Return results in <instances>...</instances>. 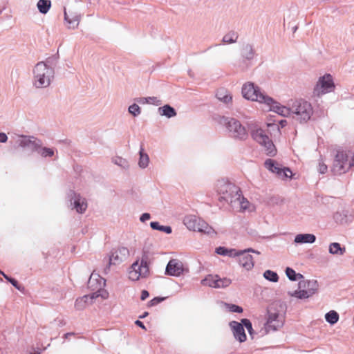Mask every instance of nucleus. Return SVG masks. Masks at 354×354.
<instances>
[{"label": "nucleus", "mask_w": 354, "mask_h": 354, "mask_svg": "<svg viewBox=\"0 0 354 354\" xmlns=\"http://www.w3.org/2000/svg\"><path fill=\"white\" fill-rule=\"evenodd\" d=\"M32 84L36 88H46L50 86L55 77V70L48 62H39L32 71Z\"/></svg>", "instance_id": "obj_1"}, {"label": "nucleus", "mask_w": 354, "mask_h": 354, "mask_svg": "<svg viewBox=\"0 0 354 354\" xmlns=\"http://www.w3.org/2000/svg\"><path fill=\"white\" fill-rule=\"evenodd\" d=\"M314 113L312 104L304 100L297 99L291 100L290 117L300 124L309 121Z\"/></svg>", "instance_id": "obj_2"}, {"label": "nucleus", "mask_w": 354, "mask_h": 354, "mask_svg": "<svg viewBox=\"0 0 354 354\" xmlns=\"http://www.w3.org/2000/svg\"><path fill=\"white\" fill-rule=\"evenodd\" d=\"M241 93L245 99L260 104H270L272 102V97L268 95L258 86L251 82H246L243 85Z\"/></svg>", "instance_id": "obj_3"}, {"label": "nucleus", "mask_w": 354, "mask_h": 354, "mask_svg": "<svg viewBox=\"0 0 354 354\" xmlns=\"http://www.w3.org/2000/svg\"><path fill=\"white\" fill-rule=\"evenodd\" d=\"M218 122L225 126L228 130L230 136L234 138L239 140H245L248 137V133L245 128L241 122L234 118L225 116L218 118Z\"/></svg>", "instance_id": "obj_4"}, {"label": "nucleus", "mask_w": 354, "mask_h": 354, "mask_svg": "<svg viewBox=\"0 0 354 354\" xmlns=\"http://www.w3.org/2000/svg\"><path fill=\"white\" fill-rule=\"evenodd\" d=\"M183 223L189 230L198 232L212 236L216 234L212 226L196 216H186L183 219Z\"/></svg>", "instance_id": "obj_5"}, {"label": "nucleus", "mask_w": 354, "mask_h": 354, "mask_svg": "<svg viewBox=\"0 0 354 354\" xmlns=\"http://www.w3.org/2000/svg\"><path fill=\"white\" fill-rule=\"evenodd\" d=\"M251 136L263 148V151L267 156L273 157L277 154L275 145L265 130L259 127L254 128L251 131Z\"/></svg>", "instance_id": "obj_6"}, {"label": "nucleus", "mask_w": 354, "mask_h": 354, "mask_svg": "<svg viewBox=\"0 0 354 354\" xmlns=\"http://www.w3.org/2000/svg\"><path fill=\"white\" fill-rule=\"evenodd\" d=\"M318 283L316 280H301L299 282L298 289L289 291L288 295L299 299H305L312 297L318 290Z\"/></svg>", "instance_id": "obj_7"}, {"label": "nucleus", "mask_w": 354, "mask_h": 354, "mask_svg": "<svg viewBox=\"0 0 354 354\" xmlns=\"http://www.w3.org/2000/svg\"><path fill=\"white\" fill-rule=\"evenodd\" d=\"M149 274L147 257L143 255L141 260L135 261L129 271V278L131 281H138L140 278H146Z\"/></svg>", "instance_id": "obj_8"}, {"label": "nucleus", "mask_w": 354, "mask_h": 354, "mask_svg": "<svg viewBox=\"0 0 354 354\" xmlns=\"http://www.w3.org/2000/svg\"><path fill=\"white\" fill-rule=\"evenodd\" d=\"M82 19L81 10L77 4H72L64 9V19L68 29L77 28Z\"/></svg>", "instance_id": "obj_9"}, {"label": "nucleus", "mask_w": 354, "mask_h": 354, "mask_svg": "<svg viewBox=\"0 0 354 354\" xmlns=\"http://www.w3.org/2000/svg\"><path fill=\"white\" fill-rule=\"evenodd\" d=\"M217 192L219 194V200L227 201L230 194H233L234 197H239L241 192L239 187L234 184L225 181L220 180L217 183Z\"/></svg>", "instance_id": "obj_10"}, {"label": "nucleus", "mask_w": 354, "mask_h": 354, "mask_svg": "<svg viewBox=\"0 0 354 354\" xmlns=\"http://www.w3.org/2000/svg\"><path fill=\"white\" fill-rule=\"evenodd\" d=\"M335 88V84L332 76L326 74L320 77L313 89V95L319 97L326 93L332 92Z\"/></svg>", "instance_id": "obj_11"}, {"label": "nucleus", "mask_w": 354, "mask_h": 354, "mask_svg": "<svg viewBox=\"0 0 354 354\" xmlns=\"http://www.w3.org/2000/svg\"><path fill=\"white\" fill-rule=\"evenodd\" d=\"M129 256V251L127 248L120 247L113 250L111 254L104 259V262L106 263L105 270H109L111 265H118L124 261Z\"/></svg>", "instance_id": "obj_12"}, {"label": "nucleus", "mask_w": 354, "mask_h": 354, "mask_svg": "<svg viewBox=\"0 0 354 354\" xmlns=\"http://www.w3.org/2000/svg\"><path fill=\"white\" fill-rule=\"evenodd\" d=\"M265 167L269 171L274 173L277 176L283 180L292 178V171L288 167H281V166L272 159H268L265 161Z\"/></svg>", "instance_id": "obj_13"}, {"label": "nucleus", "mask_w": 354, "mask_h": 354, "mask_svg": "<svg viewBox=\"0 0 354 354\" xmlns=\"http://www.w3.org/2000/svg\"><path fill=\"white\" fill-rule=\"evenodd\" d=\"M68 198L70 201V206L73 209H75L79 214L85 212L87 209V202L85 198L74 191L71 190L68 193Z\"/></svg>", "instance_id": "obj_14"}, {"label": "nucleus", "mask_w": 354, "mask_h": 354, "mask_svg": "<svg viewBox=\"0 0 354 354\" xmlns=\"http://www.w3.org/2000/svg\"><path fill=\"white\" fill-rule=\"evenodd\" d=\"M231 282V279L228 278H221L218 275L209 274L201 281V284L214 288H223L229 286Z\"/></svg>", "instance_id": "obj_15"}, {"label": "nucleus", "mask_w": 354, "mask_h": 354, "mask_svg": "<svg viewBox=\"0 0 354 354\" xmlns=\"http://www.w3.org/2000/svg\"><path fill=\"white\" fill-rule=\"evenodd\" d=\"M249 252L256 253L260 254V252L249 248L245 250H238V260L241 266L247 270H251L254 267V261L252 255Z\"/></svg>", "instance_id": "obj_16"}, {"label": "nucleus", "mask_w": 354, "mask_h": 354, "mask_svg": "<svg viewBox=\"0 0 354 354\" xmlns=\"http://www.w3.org/2000/svg\"><path fill=\"white\" fill-rule=\"evenodd\" d=\"M185 271L183 263L176 259H171L165 269V274L169 276L179 277ZM187 272L188 270L186 269Z\"/></svg>", "instance_id": "obj_17"}, {"label": "nucleus", "mask_w": 354, "mask_h": 354, "mask_svg": "<svg viewBox=\"0 0 354 354\" xmlns=\"http://www.w3.org/2000/svg\"><path fill=\"white\" fill-rule=\"evenodd\" d=\"M283 324V318L277 313H268V321L265 326L266 333L274 331L281 328Z\"/></svg>", "instance_id": "obj_18"}, {"label": "nucleus", "mask_w": 354, "mask_h": 354, "mask_svg": "<svg viewBox=\"0 0 354 354\" xmlns=\"http://www.w3.org/2000/svg\"><path fill=\"white\" fill-rule=\"evenodd\" d=\"M270 111H272L283 117H290L291 115V100L288 102V106H283L276 102L272 98L270 104H264Z\"/></svg>", "instance_id": "obj_19"}, {"label": "nucleus", "mask_w": 354, "mask_h": 354, "mask_svg": "<svg viewBox=\"0 0 354 354\" xmlns=\"http://www.w3.org/2000/svg\"><path fill=\"white\" fill-rule=\"evenodd\" d=\"M347 156L344 152H338L335 156L334 162V170L339 174L345 173L348 171Z\"/></svg>", "instance_id": "obj_20"}, {"label": "nucleus", "mask_w": 354, "mask_h": 354, "mask_svg": "<svg viewBox=\"0 0 354 354\" xmlns=\"http://www.w3.org/2000/svg\"><path fill=\"white\" fill-rule=\"evenodd\" d=\"M255 55V50L251 44H248L243 47L241 50V56L245 61L243 62V66H239L242 71H245L249 66L245 61L250 62L254 58Z\"/></svg>", "instance_id": "obj_21"}, {"label": "nucleus", "mask_w": 354, "mask_h": 354, "mask_svg": "<svg viewBox=\"0 0 354 354\" xmlns=\"http://www.w3.org/2000/svg\"><path fill=\"white\" fill-rule=\"evenodd\" d=\"M17 143L21 147H29L34 151L39 146V140L33 136H20Z\"/></svg>", "instance_id": "obj_22"}, {"label": "nucleus", "mask_w": 354, "mask_h": 354, "mask_svg": "<svg viewBox=\"0 0 354 354\" xmlns=\"http://www.w3.org/2000/svg\"><path fill=\"white\" fill-rule=\"evenodd\" d=\"M230 326L231 327L233 335L236 339L240 342H243L246 340V335L242 323L232 321L230 322Z\"/></svg>", "instance_id": "obj_23"}, {"label": "nucleus", "mask_w": 354, "mask_h": 354, "mask_svg": "<svg viewBox=\"0 0 354 354\" xmlns=\"http://www.w3.org/2000/svg\"><path fill=\"white\" fill-rule=\"evenodd\" d=\"M316 236L313 234H299L295 236L294 242L297 244L313 243Z\"/></svg>", "instance_id": "obj_24"}, {"label": "nucleus", "mask_w": 354, "mask_h": 354, "mask_svg": "<svg viewBox=\"0 0 354 354\" xmlns=\"http://www.w3.org/2000/svg\"><path fill=\"white\" fill-rule=\"evenodd\" d=\"M235 205L232 207L234 209H236L240 212L245 211L250 209V202L242 196L241 192L239 194V198L238 201H234Z\"/></svg>", "instance_id": "obj_25"}, {"label": "nucleus", "mask_w": 354, "mask_h": 354, "mask_svg": "<svg viewBox=\"0 0 354 354\" xmlns=\"http://www.w3.org/2000/svg\"><path fill=\"white\" fill-rule=\"evenodd\" d=\"M158 111L161 116H165L168 118H171L176 115V110L169 104L159 107Z\"/></svg>", "instance_id": "obj_26"}, {"label": "nucleus", "mask_w": 354, "mask_h": 354, "mask_svg": "<svg viewBox=\"0 0 354 354\" xmlns=\"http://www.w3.org/2000/svg\"><path fill=\"white\" fill-rule=\"evenodd\" d=\"M216 97L218 100L226 104L231 103L232 100L230 93L224 88H221L217 91Z\"/></svg>", "instance_id": "obj_27"}, {"label": "nucleus", "mask_w": 354, "mask_h": 354, "mask_svg": "<svg viewBox=\"0 0 354 354\" xmlns=\"http://www.w3.org/2000/svg\"><path fill=\"white\" fill-rule=\"evenodd\" d=\"M215 252L219 255L230 257H235L239 254L238 250H236V249H229L222 246L216 248Z\"/></svg>", "instance_id": "obj_28"}, {"label": "nucleus", "mask_w": 354, "mask_h": 354, "mask_svg": "<svg viewBox=\"0 0 354 354\" xmlns=\"http://www.w3.org/2000/svg\"><path fill=\"white\" fill-rule=\"evenodd\" d=\"M328 252L333 255H343L346 252V248L341 247L339 243H331L328 246Z\"/></svg>", "instance_id": "obj_29"}, {"label": "nucleus", "mask_w": 354, "mask_h": 354, "mask_svg": "<svg viewBox=\"0 0 354 354\" xmlns=\"http://www.w3.org/2000/svg\"><path fill=\"white\" fill-rule=\"evenodd\" d=\"M35 151H37L41 156L44 158L46 157H52L55 154L54 149L52 148L43 147L41 142L39 140V146L35 149Z\"/></svg>", "instance_id": "obj_30"}, {"label": "nucleus", "mask_w": 354, "mask_h": 354, "mask_svg": "<svg viewBox=\"0 0 354 354\" xmlns=\"http://www.w3.org/2000/svg\"><path fill=\"white\" fill-rule=\"evenodd\" d=\"M139 156L138 166L141 169L147 168L149 163V157L148 154L144 151V149L142 147L140 149Z\"/></svg>", "instance_id": "obj_31"}, {"label": "nucleus", "mask_w": 354, "mask_h": 354, "mask_svg": "<svg viewBox=\"0 0 354 354\" xmlns=\"http://www.w3.org/2000/svg\"><path fill=\"white\" fill-rule=\"evenodd\" d=\"M37 8L40 13L46 14L51 8L50 0H39L37 3Z\"/></svg>", "instance_id": "obj_32"}, {"label": "nucleus", "mask_w": 354, "mask_h": 354, "mask_svg": "<svg viewBox=\"0 0 354 354\" xmlns=\"http://www.w3.org/2000/svg\"><path fill=\"white\" fill-rule=\"evenodd\" d=\"M137 102L141 104H151L156 106L160 105L162 102L157 97H147L138 98Z\"/></svg>", "instance_id": "obj_33"}, {"label": "nucleus", "mask_w": 354, "mask_h": 354, "mask_svg": "<svg viewBox=\"0 0 354 354\" xmlns=\"http://www.w3.org/2000/svg\"><path fill=\"white\" fill-rule=\"evenodd\" d=\"M150 226L153 230L164 232L167 234H171L172 232L170 226L160 225V223L156 221L151 222Z\"/></svg>", "instance_id": "obj_34"}, {"label": "nucleus", "mask_w": 354, "mask_h": 354, "mask_svg": "<svg viewBox=\"0 0 354 354\" xmlns=\"http://www.w3.org/2000/svg\"><path fill=\"white\" fill-rule=\"evenodd\" d=\"M286 274L291 281H297L304 279V276L301 274L296 273V272L290 268H287L286 269Z\"/></svg>", "instance_id": "obj_35"}, {"label": "nucleus", "mask_w": 354, "mask_h": 354, "mask_svg": "<svg viewBox=\"0 0 354 354\" xmlns=\"http://www.w3.org/2000/svg\"><path fill=\"white\" fill-rule=\"evenodd\" d=\"M325 319L330 324H336L339 320V315L335 310H330L325 315Z\"/></svg>", "instance_id": "obj_36"}, {"label": "nucleus", "mask_w": 354, "mask_h": 354, "mask_svg": "<svg viewBox=\"0 0 354 354\" xmlns=\"http://www.w3.org/2000/svg\"><path fill=\"white\" fill-rule=\"evenodd\" d=\"M238 34L234 31L229 32L223 37V41L225 44H233L236 42Z\"/></svg>", "instance_id": "obj_37"}, {"label": "nucleus", "mask_w": 354, "mask_h": 354, "mask_svg": "<svg viewBox=\"0 0 354 354\" xmlns=\"http://www.w3.org/2000/svg\"><path fill=\"white\" fill-rule=\"evenodd\" d=\"M112 162L124 169H127L129 167L128 161L122 157L116 156L113 158Z\"/></svg>", "instance_id": "obj_38"}, {"label": "nucleus", "mask_w": 354, "mask_h": 354, "mask_svg": "<svg viewBox=\"0 0 354 354\" xmlns=\"http://www.w3.org/2000/svg\"><path fill=\"white\" fill-rule=\"evenodd\" d=\"M263 277L265 279L272 282H277L279 280L278 274L270 270H266L264 272Z\"/></svg>", "instance_id": "obj_39"}, {"label": "nucleus", "mask_w": 354, "mask_h": 354, "mask_svg": "<svg viewBox=\"0 0 354 354\" xmlns=\"http://www.w3.org/2000/svg\"><path fill=\"white\" fill-rule=\"evenodd\" d=\"M86 296L77 299L75 303V308L78 310H83L86 307Z\"/></svg>", "instance_id": "obj_40"}, {"label": "nucleus", "mask_w": 354, "mask_h": 354, "mask_svg": "<svg viewBox=\"0 0 354 354\" xmlns=\"http://www.w3.org/2000/svg\"><path fill=\"white\" fill-rule=\"evenodd\" d=\"M129 113L133 116L136 117L141 113V109L137 104H133L128 108Z\"/></svg>", "instance_id": "obj_41"}, {"label": "nucleus", "mask_w": 354, "mask_h": 354, "mask_svg": "<svg viewBox=\"0 0 354 354\" xmlns=\"http://www.w3.org/2000/svg\"><path fill=\"white\" fill-rule=\"evenodd\" d=\"M241 323L246 328L252 338H253V328L251 322L248 319H241Z\"/></svg>", "instance_id": "obj_42"}, {"label": "nucleus", "mask_w": 354, "mask_h": 354, "mask_svg": "<svg viewBox=\"0 0 354 354\" xmlns=\"http://www.w3.org/2000/svg\"><path fill=\"white\" fill-rule=\"evenodd\" d=\"M231 312L241 313L243 312V308L239 306L231 304L229 307Z\"/></svg>", "instance_id": "obj_43"}, {"label": "nucleus", "mask_w": 354, "mask_h": 354, "mask_svg": "<svg viewBox=\"0 0 354 354\" xmlns=\"http://www.w3.org/2000/svg\"><path fill=\"white\" fill-rule=\"evenodd\" d=\"M328 167L327 166L322 162L319 163L318 171L320 174H325L327 171Z\"/></svg>", "instance_id": "obj_44"}, {"label": "nucleus", "mask_w": 354, "mask_h": 354, "mask_svg": "<svg viewBox=\"0 0 354 354\" xmlns=\"http://www.w3.org/2000/svg\"><path fill=\"white\" fill-rule=\"evenodd\" d=\"M230 196H232V197L229 198L226 202H227L229 205H230V206H231L232 207H234V205H235V203H234V201H238V200H239V197H236V198H235V197H234L233 194H230Z\"/></svg>", "instance_id": "obj_45"}, {"label": "nucleus", "mask_w": 354, "mask_h": 354, "mask_svg": "<svg viewBox=\"0 0 354 354\" xmlns=\"http://www.w3.org/2000/svg\"><path fill=\"white\" fill-rule=\"evenodd\" d=\"M151 218L150 214L149 213H143L140 218L141 222H145L146 221L149 220Z\"/></svg>", "instance_id": "obj_46"}, {"label": "nucleus", "mask_w": 354, "mask_h": 354, "mask_svg": "<svg viewBox=\"0 0 354 354\" xmlns=\"http://www.w3.org/2000/svg\"><path fill=\"white\" fill-rule=\"evenodd\" d=\"M163 299L162 298H159V297H155L153 298V299H151L150 301H149V305L150 306H154V305H156L157 304L160 303L161 301H162Z\"/></svg>", "instance_id": "obj_47"}, {"label": "nucleus", "mask_w": 354, "mask_h": 354, "mask_svg": "<svg viewBox=\"0 0 354 354\" xmlns=\"http://www.w3.org/2000/svg\"><path fill=\"white\" fill-rule=\"evenodd\" d=\"M8 140V136L5 133H0V142L5 143Z\"/></svg>", "instance_id": "obj_48"}, {"label": "nucleus", "mask_w": 354, "mask_h": 354, "mask_svg": "<svg viewBox=\"0 0 354 354\" xmlns=\"http://www.w3.org/2000/svg\"><path fill=\"white\" fill-rule=\"evenodd\" d=\"M149 294L148 292V291L144 290L142 291L141 292V297H140V299L141 300H145L148 297H149Z\"/></svg>", "instance_id": "obj_49"}, {"label": "nucleus", "mask_w": 354, "mask_h": 354, "mask_svg": "<svg viewBox=\"0 0 354 354\" xmlns=\"http://www.w3.org/2000/svg\"><path fill=\"white\" fill-rule=\"evenodd\" d=\"M95 275L94 274H91L89 280H88V286L92 288L93 286V283L95 281L97 280V279H95Z\"/></svg>", "instance_id": "obj_50"}, {"label": "nucleus", "mask_w": 354, "mask_h": 354, "mask_svg": "<svg viewBox=\"0 0 354 354\" xmlns=\"http://www.w3.org/2000/svg\"><path fill=\"white\" fill-rule=\"evenodd\" d=\"M9 282H10V283H12V285L13 286H15L16 288H17L18 290H19V289H20V286H19L17 281V280H15V279H12H12L10 280V281H9Z\"/></svg>", "instance_id": "obj_51"}, {"label": "nucleus", "mask_w": 354, "mask_h": 354, "mask_svg": "<svg viewBox=\"0 0 354 354\" xmlns=\"http://www.w3.org/2000/svg\"><path fill=\"white\" fill-rule=\"evenodd\" d=\"M135 324H136L137 326H140V328H143V329L146 330V328H145V325L143 324V323H142L141 321H140V320H136V322H135Z\"/></svg>", "instance_id": "obj_52"}, {"label": "nucleus", "mask_w": 354, "mask_h": 354, "mask_svg": "<svg viewBox=\"0 0 354 354\" xmlns=\"http://www.w3.org/2000/svg\"><path fill=\"white\" fill-rule=\"evenodd\" d=\"M348 167V169L354 168V156H353L351 160L349 162Z\"/></svg>", "instance_id": "obj_53"}, {"label": "nucleus", "mask_w": 354, "mask_h": 354, "mask_svg": "<svg viewBox=\"0 0 354 354\" xmlns=\"http://www.w3.org/2000/svg\"><path fill=\"white\" fill-rule=\"evenodd\" d=\"M279 123H280L281 127H283L286 125L287 121L286 120H281Z\"/></svg>", "instance_id": "obj_54"}, {"label": "nucleus", "mask_w": 354, "mask_h": 354, "mask_svg": "<svg viewBox=\"0 0 354 354\" xmlns=\"http://www.w3.org/2000/svg\"><path fill=\"white\" fill-rule=\"evenodd\" d=\"M0 273L4 277V278L8 280V281H10V280L12 279L10 277H9L8 275H6L4 272L0 271Z\"/></svg>", "instance_id": "obj_55"}, {"label": "nucleus", "mask_w": 354, "mask_h": 354, "mask_svg": "<svg viewBox=\"0 0 354 354\" xmlns=\"http://www.w3.org/2000/svg\"><path fill=\"white\" fill-rule=\"evenodd\" d=\"M100 284H99V288L100 289L102 286H104V284H105V281H102V279H100Z\"/></svg>", "instance_id": "obj_56"}, {"label": "nucleus", "mask_w": 354, "mask_h": 354, "mask_svg": "<svg viewBox=\"0 0 354 354\" xmlns=\"http://www.w3.org/2000/svg\"><path fill=\"white\" fill-rule=\"evenodd\" d=\"M147 315H148V313L145 312L142 315L140 316V318H144L146 316H147Z\"/></svg>", "instance_id": "obj_57"}, {"label": "nucleus", "mask_w": 354, "mask_h": 354, "mask_svg": "<svg viewBox=\"0 0 354 354\" xmlns=\"http://www.w3.org/2000/svg\"><path fill=\"white\" fill-rule=\"evenodd\" d=\"M73 335V333H68L65 334L64 336H65L66 338H67L68 336H71V335Z\"/></svg>", "instance_id": "obj_58"}, {"label": "nucleus", "mask_w": 354, "mask_h": 354, "mask_svg": "<svg viewBox=\"0 0 354 354\" xmlns=\"http://www.w3.org/2000/svg\"><path fill=\"white\" fill-rule=\"evenodd\" d=\"M105 295H102V297H104V298H106V295H107V293H106V292H105Z\"/></svg>", "instance_id": "obj_59"}, {"label": "nucleus", "mask_w": 354, "mask_h": 354, "mask_svg": "<svg viewBox=\"0 0 354 354\" xmlns=\"http://www.w3.org/2000/svg\"><path fill=\"white\" fill-rule=\"evenodd\" d=\"M95 295H96V292H94V293H93V297H95Z\"/></svg>", "instance_id": "obj_60"}, {"label": "nucleus", "mask_w": 354, "mask_h": 354, "mask_svg": "<svg viewBox=\"0 0 354 354\" xmlns=\"http://www.w3.org/2000/svg\"><path fill=\"white\" fill-rule=\"evenodd\" d=\"M95 295H96V292H94V293H93V297H95Z\"/></svg>", "instance_id": "obj_61"}]
</instances>
